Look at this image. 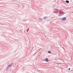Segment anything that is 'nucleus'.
Masks as SVG:
<instances>
[{
  "label": "nucleus",
  "mask_w": 73,
  "mask_h": 73,
  "mask_svg": "<svg viewBox=\"0 0 73 73\" xmlns=\"http://www.w3.org/2000/svg\"><path fill=\"white\" fill-rule=\"evenodd\" d=\"M66 17H63V18L61 19L62 20V21H65L66 20Z\"/></svg>",
  "instance_id": "nucleus-1"
},
{
  "label": "nucleus",
  "mask_w": 73,
  "mask_h": 73,
  "mask_svg": "<svg viewBox=\"0 0 73 73\" xmlns=\"http://www.w3.org/2000/svg\"><path fill=\"white\" fill-rule=\"evenodd\" d=\"M46 62H48V61H49V60H48V58H46Z\"/></svg>",
  "instance_id": "nucleus-2"
},
{
  "label": "nucleus",
  "mask_w": 73,
  "mask_h": 73,
  "mask_svg": "<svg viewBox=\"0 0 73 73\" xmlns=\"http://www.w3.org/2000/svg\"><path fill=\"white\" fill-rule=\"evenodd\" d=\"M66 3H69V1L66 0Z\"/></svg>",
  "instance_id": "nucleus-3"
},
{
  "label": "nucleus",
  "mask_w": 73,
  "mask_h": 73,
  "mask_svg": "<svg viewBox=\"0 0 73 73\" xmlns=\"http://www.w3.org/2000/svg\"><path fill=\"white\" fill-rule=\"evenodd\" d=\"M10 66H9L8 67H7V70H8V68H9V67H10Z\"/></svg>",
  "instance_id": "nucleus-4"
},
{
  "label": "nucleus",
  "mask_w": 73,
  "mask_h": 73,
  "mask_svg": "<svg viewBox=\"0 0 73 73\" xmlns=\"http://www.w3.org/2000/svg\"><path fill=\"white\" fill-rule=\"evenodd\" d=\"M48 53H51V52H50V51H49L48 52Z\"/></svg>",
  "instance_id": "nucleus-5"
},
{
  "label": "nucleus",
  "mask_w": 73,
  "mask_h": 73,
  "mask_svg": "<svg viewBox=\"0 0 73 73\" xmlns=\"http://www.w3.org/2000/svg\"><path fill=\"white\" fill-rule=\"evenodd\" d=\"M56 11H59V10L57 9H56Z\"/></svg>",
  "instance_id": "nucleus-6"
},
{
  "label": "nucleus",
  "mask_w": 73,
  "mask_h": 73,
  "mask_svg": "<svg viewBox=\"0 0 73 73\" xmlns=\"http://www.w3.org/2000/svg\"><path fill=\"white\" fill-rule=\"evenodd\" d=\"M54 9V10L55 11H56L57 9Z\"/></svg>",
  "instance_id": "nucleus-7"
},
{
  "label": "nucleus",
  "mask_w": 73,
  "mask_h": 73,
  "mask_svg": "<svg viewBox=\"0 0 73 73\" xmlns=\"http://www.w3.org/2000/svg\"><path fill=\"white\" fill-rule=\"evenodd\" d=\"M54 9V10L55 11H56L57 9Z\"/></svg>",
  "instance_id": "nucleus-8"
},
{
  "label": "nucleus",
  "mask_w": 73,
  "mask_h": 73,
  "mask_svg": "<svg viewBox=\"0 0 73 73\" xmlns=\"http://www.w3.org/2000/svg\"><path fill=\"white\" fill-rule=\"evenodd\" d=\"M68 69H69V70H70V68H69Z\"/></svg>",
  "instance_id": "nucleus-9"
},
{
  "label": "nucleus",
  "mask_w": 73,
  "mask_h": 73,
  "mask_svg": "<svg viewBox=\"0 0 73 73\" xmlns=\"http://www.w3.org/2000/svg\"><path fill=\"white\" fill-rule=\"evenodd\" d=\"M60 13V14H61V15H62V14L61 13Z\"/></svg>",
  "instance_id": "nucleus-10"
}]
</instances>
